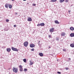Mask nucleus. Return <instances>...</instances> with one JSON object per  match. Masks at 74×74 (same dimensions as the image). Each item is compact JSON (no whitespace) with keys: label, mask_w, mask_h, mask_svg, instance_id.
Wrapping results in <instances>:
<instances>
[{"label":"nucleus","mask_w":74,"mask_h":74,"mask_svg":"<svg viewBox=\"0 0 74 74\" xmlns=\"http://www.w3.org/2000/svg\"><path fill=\"white\" fill-rule=\"evenodd\" d=\"M49 48H51V46H49Z\"/></svg>","instance_id":"38"},{"label":"nucleus","mask_w":74,"mask_h":74,"mask_svg":"<svg viewBox=\"0 0 74 74\" xmlns=\"http://www.w3.org/2000/svg\"><path fill=\"white\" fill-rule=\"evenodd\" d=\"M31 51H34V49H31Z\"/></svg>","instance_id":"27"},{"label":"nucleus","mask_w":74,"mask_h":74,"mask_svg":"<svg viewBox=\"0 0 74 74\" xmlns=\"http://www.w3.org/2000/svg\"><path fill=\"white\" fill-rule=\"evenodd\" d=\"M69 61H70V60H71V58H69Z\"/></svg>","instance_id":"32"},{"label":"nucleus","mask_w":74,"mask_h":74,"mask_svg":"<svg viewBox=\"0 0 74 74\" xmlns=\"http://www.w3.org/2000/svg\"><path fill=\"white\" fill-rule=\"evenodd\" d=\"M57 73L58 74H61V72H58Z\"/></svg>","instance_id":"31"},{"label":"nucleus","mask_w":74,"mask_h":74,"mask_svg":"<svg viewBox=\"0 0 74 74\" xmlns=\"http://www.w3.org/2000/svg\"><path fill=\"white\" fill-rule=\"evenodd\" d=\"M63 51H66V50L65 49H63Z\"/></svg>","instance_id":"34"},{"label":"nucleus","mask_w":74,"mask_h":74,"mask_svg":"<svg viewBox=\"0 0 74 74\" xmlns=\"http://www.w3.org/2000/svg\"><path fill=\"white\" fill-rule=\"evenodd\" d=\"M12 49L14 51H16L17 52L18 51V49H17L16 48H15L14 47H12Z\"/></svg>","instance_id":"2"},{"label":"nucleus","mask_w":74,"mask_h":74,"mask_svg":"<svg viewBox=\"0 0 74 74\" xmlns=\"http://www.w3.org/2000/svg\"><path fill=\"white\" fill-rule=\"evenodd\" d=\"M71 12V10H69V12Z\"/></svg>","instance_id":"37"},{"label":"nucleus","mask_w":74,"mask_h":74,"mask_svg":"<svg viewBox=\"0 0 74 74\" xmlns=\"http://www.w3.org/2000/svg\"><path fill=\"white\" fill-rule=\"evenodd\" d=\"M41 26H45V24L44 23H40Z\"/></svg>","instance_id":"12"},{"label":"nucleus","mask_w":74,"mask_h":74,"mask_svg":"<svg viewBox=\"0 0 74 74\" xmlns=\"http://www.w3.org/2000/svg\"><path fill=\"white\" fill-rule=\"evenodd\" d=\"M65 69L66 70H68L69 69L68 68H65Z\"/></svg>","instance_id":"28"},{"label":"nucleus","mask_w":74,"mask_h":74,"mask_svg":"<svg viewBox=\"0 0 74 74\" xmlns=\"http://www.w3.org/2000/svg\"><path fill=\"white\" fill-rule=\"evenodd\" d=\"M61 35V36H66V33L64 32H62Z\"/></svg>","instance_id":"6"},{"label":"nucleus","mask_w":74,"mask_h":74,"mask_svg":"<svg viewBox=\"0 0 74 74\" xmlns=\"http://www.w3.org/2000/svg\"><path fill=\"white\" fill-rule=\"evenodd\" d=\"M39 55L40 56H41V57L43 56V53H39Z\"/></svg>","instance_id":"13"},{"label":"nucleus","mask_w":74,"mask_h":74,"mask_svg":"<svg viewBox=\"0 0 74 74\" xmlns=\"http://www.w3.org/2000/svg\"><path fill=\"white\" fill-rule=\"evenodd\" d=\"M62 40H61V41H62Z\"/></svg>","instance_id":"43"},{"label":"nucleus","mask_w":74,"mask_h":74,"mask_svg":"<svg viewBox=\"0 0 74 74\" xmlns=\"http://www.w3.org/2000/svg\"><path fill=\"white\" fill-rule=\"evenodd\" d=\"M24 45L25 46V47H26L27 46V45H28V42H24Z\"/></svg>","instance_id":"3"},{"label":"nucleus","mask_w":74,"mask_h":74,"mask_svg":"<svg viewBox=\"0 0 74 74\" xmlns=\"http://www.w3.org/2000/svg\"><path fill=\"white\" fill-rule=\"evenodd\" d=\"M70 47H72V48H74V44H71Z\"/></svg>","instance_id":"15"},{"label":"nucleus","mask_w":74,"mask_h":74,"mask_svg":"<svg viewBox=\"0 0 74 74\" xmlns=\"http://www.w3.org/2000/svg\"><path fill=\"white\" fill-rule=\"evenodd\" d=\"M65 1L66 3H67V2H68V1H69V0H65Z\"/></svg>","instance_id":"30"},{"label":"nucleus","mask_w":74,"mask_h":74,"mask_svg":"<svg viewBox=\"0 0 74 74\" xmlns=\"http://www.w3.org/2000/svg\"><path fill=\"white\" fill-rule=\"evenodd\" d=\"M9 8H12V5L11 4H9Z\"/></svg>","instance_id":"18"},{"label":"nucleus","mask_w":74,"mask_h":74,"mask_svg":"<svg viewBox=\"0 0 74 74\" xmlns=\"http://www.w3.org/2000/svg\"><path fill=\"white\" fill-rule=\"evenodd\" d=\"M64 0H60V3H63V2H64Z\"/></svg>","instance_id":"16"},{"label":"nucleus","mask_w":74,"mask_h":74,"mask_svg":"<svg viewBox=\"0 0 74 74\" xmlns=\"http://www.w3.org/2000/svg\"><path fill=\"white\" fill-rule=\"evenodd\" d=\"M12 0V1H14V0Z\"/></svg>","instance_id":"39"},{"label":"nucleus","mask_w":74,"mask_h":74,"mask_svg":"<svg viewBox=\"0 0 74 74\" xmlns=\"http://www.w3.org/2000/svg\"><path fill=\"white\" fill-rule=\"evenodd\" d=\"M56 39L57 41H59V38H58V37H56Z\"/></svg>","instance_id":"22"},{"label":"nucleus","mask_w":74,"mask_h":74,"mask_svg":"<svg viewBox=\"0 0 74 74\" xmlns=\"http://www.w3.org/2000/svg\"><path fill=\"white\" fill-rule=\"evenodd\" d=\"M70 29L71 30H74V28L73 27H70Z\"/></svg>","instance_id":"17"},{"label":"nucleus","mask_w":74,"mask_h":74,"mask_svg":"<svg viewBox=\"0 0 74 74\" xmlns=\"http://www.w3.org/2000/svg\"><path fill=\"white\" fill-rule=\"evenodd\" d=\"M14 27H16V25H14Z\"/></svg>","instance_id":"36"},{"label":"nucleus","mask_w":74,"mask_h":74,"mask_svg":"<svg viewBox=\"0 0 74 74\" xmlns=\"http://www.w3.org/2000/svg\"><path fill=\"white\" fill-rule=\"evenodd\" d=\"M50 38H51V35H49L48 36Z\"/></svg>","instance_id":"33"},{"label":"nucleus","mask_w":74,"mask_h":74,"mask_svg":"<svg viewBox=\"0 0 74 74\" xmlns=\"http://www.w3.org/2000/svg\"><path fill=\"white\" fill-rule=\"evenodd\" d=\"M19 67H20V69L22 68H23L22 67H22V66L21 65H20L19 66Z\"/></svg>","instance_id":"24"},{"label":"nucleus","mask_w":74,"mask_h":74,"mask_svg":"<svg viewBox=\"0 0 74 74\" xmlns=\"http://www.w3.org/2000/svg\"><path fill=\"white\" fill-rule=\"evenodd\" d=\"M30 47L31 48H33L35 47V45L34 44H31L30 45Z\"/></svg>","instance_id":"7"},{"label":"nucleus","mask_w":74,"mask_h":74,"mask_svg":"<svg viewBox=\"0 0 74 74\" xmlns=\"http://www.w3.org/2000/svg\"><path fill=\"white\" fill-rule=\"evenodd\" d=\"M27 21H29V22H31V21H32V18L28 17L27 18Z\"/></svg>","instance_id":"5"},{"label":"nucleus","mask_w":74,"mask_h":74,"mask_svg":"<svg viewBox=\"0 0 74 74\" xmlns=\"http://www.w3.org/2000/svg\"><path fill=\"white\" fill-rule=\"evenodd\" d=\"M24 71H25V72H26V71H27V69H24Z\"/></svg>","instance_id":"20"},{"label":"nucleus","mask_w":74,"mask_h":74,"mask_svg":"<svg viewBox=\"0 0 74 74\" xmlns=\"http://www.w3.org/2000/svg\"><path fill=\"white\" fill-rule=\"evenodd\" d=\"M33 6H36V5L35 3H34L33 4Z\"/></svg>","instance_id":"29"},{"label":"nucleus","mask_w":74,"mask_h":74,"mask_svg":"<svg viewBox=\"0 0 74 74\" xmlns=\"http://www.w3.org/2000/svg\"><path fill=\"white\" fill-rule=\"evenodd\" d=\"M23 0V1H26V0Z\"/></svg>","instance_id":"40"},{"label":"nucleus","mask_w":74,"mask_h":74,"mask_svg":"<svg viewBox=\"0 0 74 74\" xmlns=\"http://www.w3.org/2000/svg\"><path fill=\"white\" fill-rule=\"evenodd\" d=\"M9 6V3H6L5 5V7L6 8H8Z\"/></svg>","instance_id":"8"},{"label":"nucleus","mask_w":74,"mask_h":74,"mask_svg":"<svg viewBox=\"0 0 74 74\" xmlns=\"http://www.w3.org/2000/svg\"><path fill=\"white\" fill-rule=\"evenodd\" d=\"M41 24H38L37 25V26H41Z\"/></svg>","instance_id":"26"},{"label":"nucleus","mask_w":74,"mask_h":74,"mask_svg":"<svg viewBox=\"0 0 74 74\" xmlns=\"http://www.w3.org/2000/svg\"><path fill=\"white\" fill-rule=\"evenodd\" d=\"M70 36L71 37H74V33H72L70 34Z\"/></svg>","instance_id":"9"},{"label":"nucleus","mask_w":74,"mask_h":74,"mask_svg":"<svg viewBox=\"0 0 74 74\" xmlns=\"http://www.w3.org/2000/svg\"><path fill=\"white\" fill-rule=\"evenodd\" d=\"M13 71L14 73H18V69L14 67L13 69Z\"/></svg>","instance_id":"1"},{"label":"nucleus","mask_w":74,"mask_h":74,"mask_svg":"<svg viewBox=\"0 0 74 74\" xmlns=\"http://www.w3.org/2000/svg\"><path fill=\"white\" fill-rule=\"evenodd\" d=\"M16 15H17V14H18V13H16Z\"/></svg>","instance_id":"41"},{"label":"nucleus","mask_w":74,"mask_h":74,"mask_svg":"<svg viewBox=\"0 0 74 74\" xmlns=\"http://www.w3.org/2000/svg\"><path fill=\"white\" fill-rule=\"evenodd\" d=\"M29 62H30V65H32V64H33L34 63L33 62H32L31 61H30Z\"/></svg>","instance_id":"14"},{"label":"nucleus","mask_w":74,"mask_h":74,"mask_svg":"<svg viewBox=\"0 0 74 74\" xmlns=\"http://www.w3.org/2000/svg\"><path fill=\"white\" fill-rule=\"evenodd\" d=\"M55 23H56V24H59V22H58V21L57 20H56L54 21Z\"/></svg>","instance_id":"11"},{"label":"nucleus","mask_w":74,"mask_h":74,"mask_svg":"<svg viewBox=\"0 0 74 74\" xmlns=\"http://www.w3.org/2000/svg\"><path fill=\"white\" fill-rule=\"evenodd\" d=\"M57 0H51V1L52 2H55V1H56Z\"/></svg>","instance_id":"23"},{"label":"nucleus","mask_w":74,"mask_h":74,"mask_svg":"<svg viewBox=\"0 0 74 74\" xmlns=\"http://www.w3.org/2000/svg\"><path fill=\"white\" fill-rule=\"evenodd\" d=\"M23 62L25 63H26V59H24L23 60Z\"/></svg>","instance_id":"19"},{"label":"nucleus","mask_w":74,"mask_h":74,"mask_svg":"<svg viewBox=\"0 0 74 74\" xmlns=\"http://www.w3.org/2000/svg\"><path fill=\"white\" fill-rule=\"evenodd\" d=\"M40 42V41H38V44H40V43H39V42Z\"/></svg>","instance_id":"35"},{"label":"nucleus","mask_w":74,"mask_h":74,"mask_svg":"<svg viewBox=\"0 0 74 74\" xmlns=\"http://www.w3.org/2000/svg\"><path fill=\"white\" fill-rule=\"evenodd\" d=\"M27 4H29V3H27Z\"/></svg>","instance_id":"42"},{"label":"nucleus","mask_w":74,"mask_h":74,"mask_svg":"<svg viewBox=\"0 0 74 74\" xmlns=\"http://www.w3.org/2000/svg\"><path fill=\"white\" fill-rule=\"evenodd\" d=\"M6 22H9V20L6 19Z\"/></svg>","instance_id":"25"},{"label":"nucleus","mask_w":74,"mask_h":74,"mask_svg":"<svg viewBox=\"0 0 74 74\" xmlns=\"http://www.w3.org/2000/svg\"><path fill=\"white\" fill-rule=\"evenodd\" d=\"M20 70L21 72L22 71H23V68H20Z\"/></svg>","instance_id":"21"},{"label":"nucleus","mask_w":74,"mask_h":74,"mask_svg":"<svg viewBox=\"0 0 74 74\" xmlns=\"http://www.w3.org/2000/svg\"><path fill=\"white\" fill-rule=\"evenodd\" d=\"M6 51L7 52H9L11 51V49L10 48H8L6 49Z\"/></svg>","instance_id":"10"},{"label":"nucleus","mask_w":74,"mask_h":74,"mask_svg":"<svg viewBox=\"0 0 74 74\" xmlns=\"http://www.w3.org/2000/svg\"><path fill=\"white\" fill-rule=\"evenodd\" d=\"M54 29H55V28H50V29L49 32H50V33H52L54 32Z\"/></svg>","instance_id":"4"}]
</instances>
